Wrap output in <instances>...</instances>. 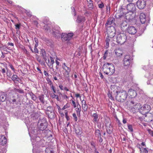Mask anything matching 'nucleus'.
I'll return each mask as SVG.
<instances>
[{"label":"nucleus","mask_w":153,"mask_h":153,"mask_svg":"<svg viewBox=\"0 0 153 153\" xmlns=\"http://www.w3.org/2000/svg\"><path fill=\"white\" fill-rule=\"evenodd\" d=\"M102 69L103 73L108 75H112L115 71V67L113 65L112 63L108 62L103 65Z\"/></svg>","instance_id":"obj_1"},{"label":"nucleus","mask_w":153,"mask_h":153,"mask_svg":"<svg viewBox=\"0 0 153 153\" xmlns=\"http://www.w3.org/2000/svg\"><path fill=\"white\" fill-rule=\"evenodd\" d=\"M115 92L116 99L117 101L120 102H123L126 100L127 97V94L125 91L122 90L118 91H116Z\"/></svg>","instance_id":"obj_2"},{"label":"nucleus","mask_w":153,"mask_h":153,"mask_svg":"<svg viewBox=\"0 0 153 153\" xmlns=\"http://www.w3.org/2000/svg\"><path fill=\"white\" fill-rule=\"evenodd\" d=\"M127 36L125 34L120 33L116 36L117 42L119 44H123L126 41Z\"/></svg>","instance_id":"obj_3"},{"label":"nucleus","mask_w":153,"mask_h":153,"mask_svg":"<svg viewBox=\"0 0 153 153\" xmlns=\"http://www.w3.org/2000/svg\"><path fill=\"white\" fill-rule=\"evenodd\" d=\"M106 27V32L107 35V37L110 38L114 37L116 32L114 27L112 26H109Z\"/></svg>","instance_id":"obj_4"},{"label":"nucleus","mask_w":153,"mask_h":153,"mask_svg":"<svg viewBox=\"0 0 153 153\" xmlns=\"http://www.w3.org/2000/svg\"><path fill=\"white\" fill-rule=\"evenodd\" d=\"M73 36V33H70L68 34L66 33H62L61 36L62 40L63 42L69 41L71 40Z\"/></svg>","instance_id":"obj_5"},{"label":"nucleus","mask_w":153,"mask_h":153,"mask_svg":"<svg viewBox=\"0 0 153 153\" xmlns=\"http://www.w3.org/2000/svg\"><path fill=\"white\" fill-rule=\"evenodd\" d=\"M139 106V111L143 114H145L148 113L151 110L150 106Z\"/></svg>","instance_id":"obj_6"},{"label":"nucleus","mask_w":153,"mask_h":153,"mask_svg":"<svg viewBox=\"0 0 153 153\" xmlns=\"http://www.w3.org/2000/svg\"><path fill=\"white\" fill-rule=\"evenodd\" d=\"M122 7L118 10V12L115 15V17L117 19H125V14L123 10Z\"/></svg>","instance_id":"obj_7"},{"label":"nucleus","mask_w":153,"mask_h":153,"mask_svg":"<svg viewBox=\"0 0 153 153\" xmlns=\"http://www.w3.org/2000/svg\"><path fill=\"white\" fill-rule=\"evenodd\" d=\"M137 6L140 9H143L146 6L145 0H138L137 3Z\"/></svg>","instance_id":"obj_8"},{"label":"nucleus","mask_w":153,"mask_h":153,"mask_svg":"<svg viewBox=\"0 0 153 153\" xmlns=\"http://www.w3.org/2000/svg\"><path fill=\"white\" fill-rule=\"evenodd\" d=\"M126 31L130 34L134 35L136 33L137 30L134 27L132 26H129L126 29Z\"/></svg>","instance_id":"obj_9"},{"label":"nucleus","mask_w":153,"mask_h":153,"mask_svg":"<svg viewBox=\"0 0 153 153\" xmlns=\"http://www.w3.org/2000/svg\"><path fill=\"white\" fill-rule=\"evenodd\" d=\"M136 6L134 3H130L127 6V9L130 12L134 13L136 10Z\"/></svg>","instance_id":"obj_10"},{"label":"nucleus","mask_w":153,"mask_h":153,"mask_svg":"<svg viewBox=\"0 0 153 153\" xmlns=\"http://www.w3.org/2000/svg\"><path fill=\"white\" fill-rule=\"evenodd\" d=\"M131 62L130 57L128 55H126L123 60L124 65L126 67L128 66L130 64Z\"/></svg>","instance_id":"obj_11"},{"label":"nucleus","mask_w":153,"mask_h":153,"mask_svg":"<svg viewBox=\"0 0 153 153\" xmlns=\"http://www.w3.org/2000/svg\"><path fill=\"white\" fill-rule=\"evenodd\" d=\"M134 18L133 13L128 12L126 13L125 14V18L129 22H131Z\"/></svg>","instance_id":"obj_12"},{"label":"nucleus","mask_w":153,"mask_h":153,"mask_svg":"<svg viewBox=\"0 0 153 153\" xmlns=\"http://www.w3.org/2000/svg\"><path fill=\"white\" fill-rule=\"evenodd\" d=\"M47 125V122L45 120H43L38 126L40 130L43 131L46 128Z\"/></svg>","instance_id":"obj_13"},{"label":"nucleus","mask_w":153,"mask_h":153,"mask_svg":"<svg viewBox=\"0 0 153 153\" xmlns=\"http://www.w3.org/2000/svg\"><path fill=\"white\" fill-rule=\"evenodd\" d=\"M145 121L147 122H150L153 120V115L151 113H148L144 118Z\"/></svg>","instance_id":"obj_14"},{"label":"nucleus","mask_w":153,"mask_h":153,"mask_svg":"<svg viewBox=\"0 0 153 153\" xmlns=\"http://www.w3.org/2000/svg\"><path fill=\"white\" fill-rule=\"evenodd\" d=\"M140 19L141 22L142 24H143L146 22L147 20V19H148V18L146 17L145 14L142 13L140 15Z\"/></svg>","instance_id":"obj_15"},{"label":"nucleus","mask_w":153,"mask_h":153,"mask_svg":"<svg viewBox=\"0 0 153 153\" xmlns=\"http://www.w3.org/2000/svg\"><path fill=\"white\" fill-rule=\"evenodd\" d=\"M7 99V94L4 92L0 94V104L3 102L5 101Z\"/></svg>","instance_id":"obj_16"},{"label":"nucleus","mask_w":153,"mask_h":153,"mask_svg":"<svg viewBox=\"0 0 153 153\" xmlns=\"http://www.w3.org/2000/svg\"><path fill=\"white\" fill-rule=\"evenodd\" d=\"M105 127L107 132L109 134H111L112 131V128L110 123L107 122L105 123Z\"/></svg>","instance_id":"obj_17"},{"label":"nucleus","mask_w":153,"mask_h":153,"mask_svg":"<svg viewBox=\"0 0 153 153\" xmlns=\"http://www.w3.org/2000/svg\"><path fill=\"white\" fill-rule=\"evenodd\" d=\"M114 21L115 19L113 17H112L109 18L105 24L106 27L111 26L110 25L111 24L114 23Z\"/></svg>","instance_id":"obj_18"},{"label":"nucleus","mask_w":153,"mask_h":153,"mask_svg":"<svg viewBox=\"0 0 153 153\" xmlns=\"http://www.w3.org/2000/svg\"><path fill=\"white\" fill-rule=\"evenodd\" d=\"M128 93L132 98H134L137 96V93L135 91L132 89H129Z\"/></svg>","instance_id":"obj_19"},{"label":"nucleus","mask_w":153,"mask_h":153,"mask_svg":"<svg viewBox=\"0 0 153 153\" xmlns=\"http://www.w3.org/2000/svg\"><path fill=\"white\" fill-rule=\"evenodd\" d=\"M129 108L130 111L133 113L138 111L139 109V108H138L137 106H131Z\"/></svg>","instance_id":"obj_20"},{"label":"nucleus","mask_w":153,"mask_h":153,"mask_svg":"<svg viewBox=\"0 0 153 153\" xmlns=\"http://www.w3.org/2000/svg\"><path fill=\"white\" fill-rule=\"evenodd\" d=\"M62 67L63 69L65 70V72L67 73V75L69 76L71 71V68L67 67L65 63L62 65Z\"/></svg>","instance_id":"obj_21"},{"label":"nucleus","mask_w":153,"mask_h":153,"mask_svg":"<svg viewBox=\"0 0 153 153\" xmlns=\"http://www.w3.org/2000/svg\"><path fill=\"white\" fill-rule=\"evenodd\" d=\"M85 20V19L84 16H78L77 17L76 22L78 23H80L84 22Z\"/></svg>","instance_id":"obj_22"},{"label":"nucleus","mask_w":153,"mask_h":153,"mask_svg":"<svg viewBox=\"0 0 153 153\" xmlns=\"http://www.w3.org/2000/svg\"><path fill=\"white\" fill-rule=\"evenodd\" d=\"M41 54L43 59L46 61L48 59V56L46 55V53L45 50L44 49H41Z\"/></svg>","instance_id":"obj_23"},{"label":"nucleus","mask_w":153,"mask_h":153,"mask_svg":"<svg viewBox=\"0 0 153 153\" xmlns=\"http://www.w3.org/2000/svg\"><path fill=\"white\" fill-rule=\"evenodd\" d=\"M115 55L117 57H120L122 55L123 51L120 49H116L114 51Z\"/></svg>","instance_id":"obj_24"},{"label":"nucleus","mask_w":153,"mask_h":153,"mask_svg":"<svg viewBox=\"0 0 153 153\" xmlns=\"http://www.w3.org/2000/svg\"><path fill=\"white\" fill-rule=\"evenodd\" d=\"M75 133L77 135H80L82 133V128L79 127H77L75 128Z\"/></svg>","instance_id":"obj_25"},{"label":"nucleus","mask_w":153,"mask_h":153,"mask_svg":"<svg viewBox=\"0 0 153 153\" xmlns=\"http://www.w3.org/2000/svg\"><path fill=\"white\" fill-rule=\"evenodd\" d=\"M46 113L48 117L50 119H51L54 118V111L51 112L48 111Z\"/></svg>","instance_id":"obj_26"},{"label":"nucleus","mask_w":153,"mask_h":153,"mask_svg":"<svg viewBox=\"0 0 153 153\" xmlns=\"http://www.w3.org/2000/svg\"><path fill=\"white\" fill-rule=\"evenodd\" d=\"M110 41V38L107 37L105 40V47L106 48H108L109 46V42Z\"/></svg>","instance_id":"obj_27"},{"label":"nucleus","mask_w":153,"mask_h":153,"mask_svg":"<svg viewBox=\"0 0 153 153\" xmlns=\"http://www.w3.org/2000/svg\"><path fill=\"white\" fill-rule=\"evenodd\" d=\"M92 116L93 117L92 121L94 123H95L97 122L98 120V115L97 114L94 113L92 114Z\"/></svg>","instance_id":"obj_28"},{"label":"nucleus","mask_w":153,"mask_h":153,"mask_svg":"<svg viewBox=\"0 0 153 153\" xmlns=\"http://www.w3.org/2000/svg\"><path fill=\"white\" fill-rule=\"evenodd\" d=\"M6 74L7 76L9 78H11L12 76V73L11 71L9 70L7 67L6 68Z\"/></svg>","instance_id":"obj_29"},{"label":"nucleus","mask_w":153,"mask_h":153,"mask_svg":"<svg viewBox=\"0 0 153 153\" xmlns=\"http://www.w3.org/2000/svg\"><path fill=\"white\" fill-rule=\"evenodd\" d=\"M13 91L15 92H18L20 94H23L24 93V90L22 89H17L16 88H14Z\"/></svg>","instance_id":"obj_30"},{"label":"nucleus","mask_w":153,"mask_h":153,"mask_svg":"<svg viewBox=\"0 0 153 153\" xmlns=\"http://www.w3.org/2000/svg\"><path fill=\"white\" fill-rule=\"evenodd\" d=\"M58 110L59 111V113L61 114V116H63L64 115V114L63 113H62L61 111L62 110H64V109L67 108L69 107H68V106H64V107H63L62 109H61L60 110V108L59 106H58Z\"/></svg>","instance_id":"obj_31"},{"label":"nucleus","mask_w":153,"mask_h":153,"mask_svg":"<svg viewBox=\"0 0 153 153\" xmlns=\"http://www.w3.org/2000/svg\"><path fill=\"white\" fill-rule=\"evenodd\" d=\"M128 25L127 22L126 21H123L121 24V27L123 29L125 27H127Z\"/></svg>","instance_id":"obj_32"},{"label":"nucleus","mask_w":153,"mask_h":153,"mask_svg":"<svg viewBox=\"0 0 153 153\" xmlns=\"http://www.w3.org/2000/svg\"><path fill=\"white\" fill-rule=\"evenodd\" d=\"M13 81H19L20 80V79L16 75H13L11 77Z\"/></svg>","instance_id":"obj_33"},{"label":"nucleus","mask_w":153,"mask_h":153,"mask_svg":"<svg viewBox=\"0 0 153 153\" xmlns=\"http://www.w3.org/2000/svg\"><path fill=\"white\" fill-rule=\"evenodd\" d=\"M2 136L3 137L1 140V143L2 145H4L6 144L7 143V139L6 137H5L4 136Z\"/></svg>","instance_id":"obj_34"},{"label":"nucleus","mask_w":153,"mask_h":153,"mask_svg":"<svg viewBox=\"0 0 153 153\" xmlns=\"http://www.w3.org/2000/svg\"><path fill=\"white\" fill-rule=\"evenodd\" d=\"M61 32H57L56 31H53V35H54L55 37L57 38H58L60 37V33Z\"/></svg>","instance_id":"obj_35"},{"label":"nucleus","mask_w":153,"mask_h":153,"mask_svg":"<svg viewBox=\"0 0 153 153\" xmlns=\"http://www.w3.org/2000/svg\"><path fill=\"white\" fill-rule=\"evenodd\" d=\"M28 94L30 95L32 100H35L36 99V96L33 93L31 92H29Z\"/></svg>","instance_id":"obj_36"},{"label":"nucleus","mask_w":153,"mask_h":153,"mask_svg":"<svg viewBox=\"0 0 153 153\" xmlns=\"http://www.w3.org/2000/svg\"><path fill=\"white\" fill-rule=\"evenodd\" d=\"M140 153H148V151L147 149L146 148H142L140 149Z\"/></svg>","instance_id":"obj_37"},{"label":"nucleus","mask_w":153,"mask_h":153,"mask_svg":"<svg viewBox=\"0 0 153 153\" xmlns=\"http://www.w3.org/2000/svg\"><path fill=\"white\" fill-rule=\"evenodd\" d=\"M95 135L96 137H99L101 136L100 132L99 129H97L96 130Z\"/></svg>","instance_id":"obj_38"},{"label":"nucleus","mask_w":153,"mask_h":153,"mask_svg":"<svg viewBox=\"0 0 153 153\" xmlns=\"http://www.w3.org/2000/svg\"><path fill=\"white\" fill-rule=\"evenodd\" d=\"M108 97L111 100H113L114 99V95H113V93L111 91V93L110 92H109L108 94Z\"/></svg>","instance_id":"obj_39"},{"label":"nucleus","mask_w":153,"mask_h":153,"mask_svg":"<svg viewBox=\"0 0 153 153\" xmlns=\"http://www.w3.org/2000/svg\"><path fill=\"white\" fill-rule=\"evenodd\" d=\"M53 111V107L51 106H49L47 108L46 112H47L48 111Z\"/></svg>","instance_id":"obj_40"},{"label":"nucleus","mask_w":153,"mask_h":153,"mask_svg":"<svg viewBox=\"0 0 153 153\" xmlns=\"http://www.w3.org/2000/svg\"><path fill=\"white\" fill-rule=\"evenodd\" d=\"M16 98L10 99V102L11 103L13 104H17L16 102Z\"/></svg>","instance_id":"obj_41"},{"label":"nucleus","mask_w":153,"mask_h":153,"mask_svg":"<svg viewBox=\"0 0 153 153\" xmlns=\"http://www.w3.org/2000/svg\"><path fill=\"white\" fill-rule=\"evenodd\" d=\"M132 100H131L130 101L131 104L135 105H136L137 104V102H136L134 98H132Z\"/></svg>","instance_id":"obj_42"},{"label":"nucleus","mask_w":153,"mask_h":153,"mask_svg":"<svg viewBox=\"0 0 153 153\" xmlns=\"http://www.w3.org/2000/svg\"><path fill=\"white\" fill-rule=\"evenodd\" d=\"M39 98L41 102L43 103L42 104H44V95H41L40 96H39Z\"/></svg>","instance_id":"obj_43"},{"label":"nucleus","mask_w":153,"mask_h":153,"mask_svg":"<svg viewBox=\"0 0 153 153\" xmlns=\"http://www.w3.org/2000/svg\"><path fill=\"white\" fill-rule=\"evenodd\" d=\"M74 108H77V109L76 110V111L77 113H80L81 110V106H78L79 107H78V106H74Z\"/></svg>","instance_id":"obj_44"},{"label":"nucleus","mask_w":153,"mask_h":153,"mask_svg":"<svg viewBox=\"0 0 153 153\" xmlns=\"http://www.w3.org/2000/svg\"><path fill=\"white\" fill-rule=\"evenodd\" d=\"M55 31L59 32H61V30L60 27L58 26H56L55 27Z\"/></svg>","instance_id":"obj_45"},{"label":"nucleus","mask_w":153,"mask_h":153,"mask_svg":"<svg viewBox=\"0 0 153 153\" xmlns=\"http://www.w3.org/2000/svg\"><path fill=\"white\" fill-rule=\"evenodd\" d=\"M108 51L107 50L105 51V52L103 56V59H105L108 56Z\"/></svg>","instance_id":"obj_46"},{"label":"nucleus","mask_w":153,"mask_h":153,"mask_svg":"<svg viewBox=\"0 0 153 153\" xmlns=\"http://www.w3.org/2000/svg\"><path fill=\"white\" fill-rule=\"evenodd\" d=\"M128 129L131 131V132H133V130L132 128V125H128Z\"/></svg>","instance_id":"obj_47"},{"label":"nucleus","mask_w":153,"mask_h":153,"mask_svg":"<svg viewBox=\"0 0 153 153\" xmlns=\"http://www.w3.org/2000/svg\"><path fill=\"white\" fill-rule=\"evenodd\" d=\"M0 71L4 75V74L6 72V70L4 68H2L1 67V70H0Z\"/></svg>","instance_id":"obj_48"},{"label":"nucleus","mask_w":153,"mask_h":153,"mask_svg":"<svg viewBox=\"0 0 153 153\" xmlns=\"http://www.w3.org/2000/svg\"><path fill=\"white\" fill-rule=\"evenodd\" d=\"M98 7L100 8H102L104 7V5L102 2L98 4Z\"/></svg>","instance_id":"obj_49"},{"label":"nucleus","mask_w":153,"mask_h":153,"mask_svg":"<svg viewBox=\"0 0 153 153\" xmlns=\"http://www.w3.org/2000/svg\"><path fill=\"white\" fill-rule=\"evenodd\" d=\"M60 76V74L57 72L56 71H54L53 73V76Z\"/></svg>","instance_id":"obj_50"},{"label":"nucleus","mask_w":153,"mask_h":153,"mask_svg":"<svg viewBox=\"0 0 153 153\" xmlns=\"http://www.w3.org/2000/svg\"><path fill=\"white\" fill-rule=\"evenodd\" d=\"M65 117L66 120L68 121L69 120L70 118L68 115V112L66 111V110H65Z\"/></svg>","instance_id":"obj_51"},{"label":"nucleus","mask_w":153,"mask_h":153,"mask_svg":"<svg viewBox=\"0 0 153 153\" xmlns=\"http://www.w3.org/2000/svg\"><path fill=\"white\" fill-rule=\"evenodd\" d=\"M148 131L149 134L151 135L152 136H153V131L151 129H149L148 130Z\"/></svg>","instance_id":"obj_52"},{"label":"nucleus","mask_w":153,"mask_h":153,"mask_svg":"<svg viewBox=\"0 0 153 153\" xmlns=\"http://www.w3.org/2000/svg\"><path fill=\"white\" fill-rule=\"evenodd\" d=\"M9 66L10 68L14 72H15V70L13 66L11 64H9Z\"/></svg>","instance_id":"obj_53"},{"label":"nucleus","mask_w":153,"mask_h":153,"mask_svg":"<svg viewBox=\"0 0 153 153\" xmlns=\"http://www.w3.org/2000/svg\"><path fill=\"white\" fill-rule=\"evenodd\" d=\"M73 116L74 117L75 121H76L77 120V118L76 115V114L75 113L73 114Z\"/></svg>","instance_id":"obj_54"},{"label":"nucleus","mask_w":153,"mask_h":153,"mask_svg":"<svg viewBox=\"0 0 153 153\" xmlns=\"http://www.w3.org/2000/svg\"><path fill=\"white\" fill-rule=\"evenodd\" d=\"M71 8L72 9V10H73L72 13L74 15V16H75L76 15V12L75 11V10L74 7H71Z\"/></svg>","instance_id":"obj_55"},{"label":"nucleus","mask_w":153,"mask_h":153,"mask_svg":"<svg viewBox=\"0 0 153 153\" xmlns=\"http://www.w3.org/2000/svg\"><path fill=\"white\" fill-rule=\"evenodd\" d=\"M37 60L41 64H43V61L40 58H39V57H38L37 59Z\"/></svg>","instance_id":"obj_56"},{"label":"nucleus","mask_w":153,"mask_h":153,"mask_svg":"<svg viewBox=\"0 0 153 153\" xmlns=\"http://www.w3.org/2000/svg\"><path fill=\"white\" fill-rule=\"evenodd\" d=\"M15 26L16 27L15 28L16 29H19L20 27V24H17L15 25Z\"/></svg>","instance_id":"obj_57"},{"label":"nucleus","mask_w":153,"mask_h":153,"mask_svg":"<svg viewBox=\"0 0 153 153\" xmlns=\"http://www.w3.org/2000/svg\"><path fill=\"white\" fill-rule=\"evenodd\" d=\"M56 100L58 101H60L61 100V98L59 95H56Z\"/></svg>","instance_id":"obj_58"},{"label":"nucleus","mask_w":153,"mask_h":153,"mask_svg":"<svg viewBox=\"0 0 153 153\" xmlns=\"http://www.w3.org/2000/svg\"><path fill=\"white\" fill-rule=\"evenodd\" d=\"M26 13L27 15L29 17H31L32 16V15L30 13L29 11H26L25 12Z\"/></svg>","instance_id":"obj_59"},{"label":"nucleus","mask_w":153,"mask_h":153,"mask_svg":"<svg viewBox=\"0 0 153 153\" xmlns=\"http://www.w3.org/2000/svg\"><path fill=\"white\" fill-rule=\"evenodd\" d=\"M50 60L51 61V63L52 64V65L54 63V61L53 60V59L52 57L51 56L50 57Z\"/></svg>","instance_id":"obj_60"},{"label":"nucleus","mask_w":153,"mask_h":153,"mask_svg":"<svg viewBox=\"0 0 153 153\" xmlns=\"http://www.w3.org/2000/svg\"><path fill=\"white\" fill-rule=\"evenodd\" d=\"M88 106H82V108L84 111H87Z\"/></svg>","instance_id":"obj_61"},{"label":"nucleus","mask_w":153,"mask_h":153,"mask_svg":"<svg viewBox=\"0 0 153 153\" xmlns=\"http://www.w3.org/2000/svg\"><path fill=\"white\" fill-rule=\"evenodd\" d=\"M98 141L100 143H101L102 141V138L100 136L99 137H98Z\"/></svg>","instance_id":"obj_62"},{"label":"nucleus","mask_w":153,"mask_h":153,"mask_svg":"<svg viewBox=\"0 0 153 153\" xmlns=\"http://www.w3.org/2000/svg\"><path fill=\"white\" fill-rule=\"evenodd\" d=\"M34 52L35 53H38V50L36 47H34Z\"/></svg>","instance_id":"obj_63"},{"label":"nucleus","mask_w":153,"mask_h":153,"mask_svg":"<svg viewBox=\"0 0 153 153\" xmlns=\"http://www.w3.org/2000/svg\"><path fill=\"white\" fill-rule=\"evenodd\" d=\"M56 95L54 94H52L51 95V97L52 98H56Z\"/></svg>","instance_id":"obj_64"}]
</instances>
